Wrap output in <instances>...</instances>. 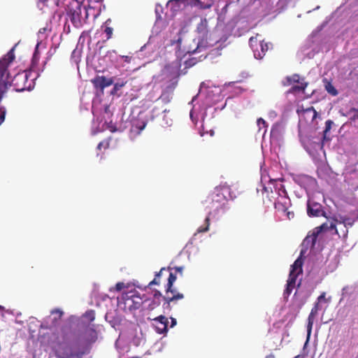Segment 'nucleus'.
<instances>
[{
  "label": "nucleus",
  "mask_w": 358,
  "mask_h": 358,
  "mask_svg": "<svg viewBox=\"0 0 358 358\" xmlns=\"http://www.w3.org/2000/svg\"><path fill=\"white\" fill-rule=\"evenodd\" d=\"M228 198L234 199L235 196L231 194V188L228 185H222L216 187L211 193L210 197L206 201L208 204L207 208L210 209L208 216L205 219L203 226L198 228V233L206 232L209 230L210 227V215L214 212H219L220 210H224Z\"/></svg>",
  "instance_id": "f257e3e1"
},
{
  "label": "nucleus",
  "mask_w": 358,
  "mask_h": 358,
  "mask_svg": "<svg viewBox=\"0 0 358 358\" xmlns=\"http://www.w3.org/2000/svg\"><path fill=\"white\" fill-rule=\"evenodd\" d=\"M173 268L170 266L165 268L163 267L159 272H157L155 275V278L150 281L148 284V287H151L152 285H160V278L163 275L164 272H169V277L167 283L165 287V295L163 297V305L162 307L164 310H171V303H175L176 301L182 299L184 295L182 293L178 292L173 288V283L177 279L176 273L172 272Z\"/></svg>",
  "instance_id": "f03ea898"
},
{
  "label": "nucleus",
  "mask_w": 358,
  "mask_h": 358,
  "mask_svg": "<svg viewBox=\"0 0 358 358\" xmlns=\"http://www.w3.org/2000/svg\"><path fill=\"white\" fill-rule=\"evenodd\" d=\"M48 345L57 358H73L76 353L69 345L59 339L57 333H53L50 337Z\"/></svg>",
  "instance_id": "7ed1b4c3"
},
{
  "label": "nucleus",
  "mask_w": 358,
  "mask_h": 358,
  "mask_svg": "<svg viewBox=\"0 0 358 358\" xmlns=\"http://www.w3.org/2000/svg\"><path fill=\"white\" fill-rule=\"evenodd\" d=\"M336 224L337 223L336 220H334V221L324 222L320 226L315 227L313 230L312 233L306 237L304 243L307 245H310L311 248H313L316 243L318 235L322 232L327 231L329 230L334 229L335 231V234L339 235L336 229Z\"/></svg>",
  "instance_id": "20e7f679"
},
{
  "label": "nucleus",
  "mask_w": 358,
  "mask_h": 358,
  "mask_svg": "<svg viewBox=\"0 0 358 358\" xmlns=\"http://www.w3.org/2000/svg\"><path fill=\"white\" fill-rule=\"evenodd\" d=\"M81 3L77 0H69L66 4V11L68 19L75 27H80L83 25L81 20Z\"/></svg>",
  "instance_id": "39448f33"
},
{
  "label": "nucleus",
  "mask_w": 358,
  "mask_h": 358,
  "mask_svg": "<svg viewBox=\"0 0 358 358\" xmlns=\"http://www.w3.org/2000/svg\"><path fill=\"white\" fill-rule=\"evenodd\" d=\"M30 73L22 71L17 73L11 81V85L17 92L31 90L34 86L33 79L29 80Z\"/></svg>",
  "instance_id": "423d86ee"
},
{
  "label": "nucleus",
  "mask_w": 358,
  "mask_h": 358,
  "mask_svg": "<svg viewBox=\"0 0 358 358\" xmlns=\"http://www.w3.org/2000/svg\"><path fill=\"white\" fill-rule=\"evenodd\" d=\"M122 300L124 302V308L130 311L138 309L144 302L143 299L135 289L122 293Z\"/></svg>",
  "instance_id": "0eeeda50"
},
{
  "label": "nucleus",
  "mask_w": 358,
  "mask_h": 358,
  "mask_svg": "<svg viewBox=\"0 0 358 358\" xmlns=\"http://www.w3.org/2000/svg\"><path fill=\"white\" fill-rule=\"evenodd\" d=\"M249 42L255 57L259 59H262L266 52L272 48L271 43H266L264 41H258L257 37H251Z\"/></svg>",
  "instance_id": "6e6552de"
},
{
  "label": "nucleus",
  "mask_w": 358,
  "mask_h": 358,
  "mask_svg": "<svg viewBox=\"0 0 358 358\" xmlns=\"http://www.w3.org/2000/svg\"><path fill=\"white\" fill-rule=\"evenodd\" d=\"M307 214L309 217H325L326 213L322 206L315 201L313 199H309L307 203Z\"/></svg>",
  "instance_id": "1a4fd4ad"
},
{
  "label": "nucleus",
  "mask_w": 358,
  "mask_h": 358,
  "mask_svg": "<svg viewBox=\"0 0 358 358\" xmlns=\"http://www.w3.org/2000/svg\"><path fill=\"white\" fill-rule=\"evenodd\" d=\"M91 83L96 90H99L101 92H103L104 89L112 85L114 80L113 78H107L103 76H96L91 80Z\"/></svg>",
  "instance_id": "9d476101"
},
{
  "label": "nucleus",
  "mask_w": 358,
  "mask_h": 358,
  "mask_svg": "<svg viewBox=\"0 0 358 358\" xmlns=\"http://www.w3.org/2000/svg\"><path fill=\"white\" fill-rule=\"evenodd\" d=\"M302 266L303 259L301 257L297 258L291 266L288 281L296 284L297 277L302 273Z\"/></svg>",
  "instance_id": "9b49d317"
},
{
  "label": "nucleus",
  "mask_w": 358,
  "mask_h": 358,
  "mask_svg": "<svg viewBox=\"0 0 358 358\" xmlns=\"http://www.w3.org/2000/svg\"><path fill=\"white\" fill-rule=\"evenodd\" d=\"M152 326L155 331L159 334L166 333L168 330V319L164 315H159L153 319Z\"/></svg>",
  "instance_id": "f8f14e48"
},
{
  "label": "nucleus",
  "mask_w": 358,
  "mask_h": 358,
  "mask_svg": "<svg viewBox=\"0 0 358 358\" xmlns=\"http://www.w3.org/2000/svg\"><path fill=\"white\" fill-rule=\"evenodd\" d=\"M299 115L306 122H313L317 116V113L313 106L297 110Z\"/></svg>",
  "instance_id": "ddd939ff"
},
{
  "label": "nucleus",
  "mask_w": 358,
  "mask_h": 358,
  "mask_svg": "<svg viewBox=\"0 0 358 358\" xmlns=\"http://www.w3.org/2000/svg\"><path fill=\"white\" fill-rule=\"evenodd\" d=\"M274 205L278 212L285 213L291 206V202L287 196H279Z\"/></svg>",
  "instance_id": "4468645a"
},
{
  "label": "nucleus",
  "mask_w": 358,
  "mask_h": 358,
  "mask_svg": "<svg viewBox=\"0 0 358 358\" xmlns=\"http://www.w3.org/2000/svg\"><path fill=\"white\" fill-rule=\"evenodd\" d=\"M320 309H321V307L320 306V302L317 301L314 304V306L313 307V308L311 309V311L308 317V324H307L308 336H310V334H311L315 317L317 315L318 311Z\"/></svg>",
  "instance_id": "2eb2a0df"
},
{
  "label": "nucleus",
  "mask_w": 358,
  "mask_h": 358,
  "mask_svg": "<svg viewBox=\"0 0 358 358\" xmlns=\"http://www.w3.org/2000/svg\"><path fill=\"white\" fill-rule=\"evenodd\" d=\"M196 31L203 38H207L208 34V22L206 18L201 20L197 25Z\"/></svg>",
  "instance_id": "dca6fc26"
},
{
  "label": "nucleus",
  "mask_w": 358,
  "mask_h": 358,
  "mask_svg": "<svg viewBox=\"0 0 358 358\" xmlns=\"http://www.w3.org/2000/svg\"><path fill=\"white\" fill-rule=\"evenodd\" d=\"M342 115L348 117L351 123H355L358 120V108L350 107L348 109H346L345 112L342 113Z\"/></svg>",
  "instance_id": "f3484780"
},
{
  "label": "nucleus",
  "mask_w": 358,
  "mask_h": 358,
  "mask_svg": "<svg viewBox=\"0 0 358 358\" xmlns=\"http://www.w3.org/2000/svg\"><path fill=\"white\" fill-rule=\"evenodd\" d=\"M308 86V83L302 79L301 82L298 85L292 86L289 90L288 93L289 94H295L296 92H304L306 88Z\"/></svg>",
  "instance_id": "a211bd4d"
},
{
  "label": "nucleus",
  "mask_w": 358,
  "mask_h": 358,
  "mask_svg": "<svg viewBox=\"0 0 358 358\" xmlns=\"http://www.w3.org/2000/svg\"><path fill=\"white\" fill-rule=\"evenodd\" d=\"M168 5L170 6L173 13H176L180 10L185 8L183 7V3L178 0H169Z\"/></svg>",
  "instance_id": "6ab92c4d"
},
{
  "label": "nucleus",
  "mask_w": 358,
  "mask_h": 358,
  "mask_svg": "<svg viewBox=\"0 0 358 358\" xmlns=\"http://www.w3.org/2000/svg\"><path fill=\"white\" fill-rule=\"evenodd\" d=\"M300 80H301L300 76L299 74L295 73V74H293L292 76H287L285 78V81H283V85L288 86V85H291L293 83H299V84L301 82Z\"/></svg>",
  "instance_id": "aec40b11"
},
{
  "label": "nucleus",
  "mask_w": 358,
  "mask_h": 358,
  "mask_svg": "<svg viewBox=\"0 0 358 358\" xmlns=\"http://www.w3.org/2000/svg\"><path fill=\"white\" fill-rule=\"evenodd\" d=\"M336 222L337 224H342L345 226V227H352L355 220H352L347 216H340L339 219H336Z\"/></svg>",
  "instance_id": "412c9836"
},
{
  "label": "nucleus",
  "mask_w": 358,
  "mask_h": 358,
  "mask_svg": "<svg viewBox=\"0 0 358 358\" xmlns=\"http://www.w3.org/2000/svg\"><path fill=\"white\" fill-rule=\"evenodd\" d=\"M213 5V0H198L196 8L200 10H206L210 8Z\"/></svg>",
  "instance_id": "4be33fe9"
},
{
  "label": "nucleus",
  "mask_w": 358,
  "mask_h": 358,
  "mask_svg": "<svg viewBox=\"0 0 358 358\" xmlns=\"http://www.w3.org/2000/svg\"><path fill=\"white\" fill-rule=\"evenodd\" d=\"M111 23V19H108L105 22V29H104V33L106 34V39H110L113 36V29L108 25Z\"/></svg>",
  "instance_id": "5701e85b"
},
{
  "label": "nucleus",
  "mask_w": 358,
  "mask_h": 358,
  "mask_svg": "<svg viewBox=\"0 0 358 358\" xmlns=\"http://www.w3.org/2000/svg\"><path fill=\"white\" fill-rule=\"evenodd\" d=\"M160 304H161L160 300L153 298L152 300L148 305L147 310H148L149 311H152V310H155V308H158L160 306Z\"/></svg>",
  "instance_id": "b1692460"
},
{
  "label": "nucleus",
  "mask_w": 358,
  "mask_h": 358,
  "mask_svg": "<svg viewBox=\"0 0 358 358\" xmlns=\"http://www.w3.org/2000/svg\"><path fill=\"white\" fill-rule=\"evenodd\" d=\"M296 284L294 282H291L289 281H287L286 288L284 291V295L286 296H289L292 293L293 289L295 287Z\"/></svg>",
  "instance_id": "393cba45"
},
{
  "label": "nucleus",
  "mask_w": 358,
  "mask_h": 358,
  "mask_svg": "<svg viewBox=\"0 0 358 358\" xmlns=\"http://www.w3.org/2000/svg\"><path fill=\"white\" fill-rule=\"evenodd\" d=\"M127 81L117 82L114 84L113 88L111 91L112 94H115L122 87L125 86Z\"/></svg>",
  "instance_id": "a878e982"
},
{
  "label": "nucleus",
  "mask_w": 358,
  "mask_h": 358,
  "mask_svg": "<svg viewBox=\"0 0 358 358\" xmlns=\"http://www.w3.org/2000/svg\"><path fill=\"white\" fill-rule=\"evenodd\" d=\"M334 122L331 120H328L325 122V129L323 131V141H325L327 139V134L331 130L332 125L334 124Z\"/></svg>",
  "instance_id": "bb28decb"
},
{
  "label": "nucleus",
  "mask_w": 358,
  "mask_h": 358,
  "mask_svg": "<svg viewBox=\"0 0 358 358\" xmlns=\"http://www.w3.org/2000/svg\"><path fill=\"white\" fill-rule=\"evenodd\" d=\"M325 89L330 94L333 96L338 94V91L329 82H327V84L325 85Z\"/></svg>",
  "instance_id": "cd10ccee"
},
{
  "label": "nucleus",
  "mask_w": 358,
  "mask_h": 358,
  "mask_svg": "<svg viewBox=\"0 0 358 358\" xmlns=\"http://www.w3.org/2000/svg\"><path fill=\"white\" fill-rule=\"evenodd\" d=\"M84 317L90 322H92L95 319V312L93 310H87L85 315Z\"/></svg>",
  "instance_id": "c85d7f7f"
},
{
  "label": "nucleus",
  "mask_w": 358,
  "mask_h": 358,
  "mask_svg": "<svg viewBox=\"0 0 358 358\" xmlns=\"http://www.w3.org/2000/svg\"><path fill=\"white\" fill-rule=\"evenodd\" d=\"M109 146H110L109 140H103L98 144L97 149L99 150H101L102 148H103L104 150H106L109 148Z\"/></svg>",
  "instance_id": "c756f323"
},
{
  "label": "nucleus",
  "mask_w": 358,
  "mask_h": 358,
  "mask_svg": "<svg viewBox=\"0 0 358 358\" xmlns=\"http://www.w3.org/2000/svg\"><path fill=\"white\" fill-rule=\"evenodd\" d=\"M124 287H125V285H124V282H117V283L115 285V287L110 288V291L111 292V291H113V290H115V291H117V292H120V291H121L123 288H124Z\"/></svg>",
  "instance_id": "7c9ffc66"
},
{
  "label": "nucleus",
  "mask_w": 358,
  "mask_h": 358,
  "mask_svg": "<svg viewBox=\"0 0 358 358\" xmlns=\"http://www.w3.org/2000/svg\"><path fill=\"white\" fill-rule=\"evenodd\" d=\"M159 99H161L164 103H168L170 101L169 94L166 92H163L160 96Z\"/></svg>",
  "instance_id": "2f4dec72"
},
{
  "label": "nucleus",
  "mask_w": 358,
  "mask_h": 358,
  "mask_svg": "<svg viewBox=\"0 0 358 358\" xmlns=\"http://www.w3.org/2000/svg\"><path fill=\"white\" fill-rule=\"evenodd\" d=\"M164 296H162V293L159 290L155 289L153 291V298L154 299H158V300L161 301L162 299L163 300V297Z\"/></svg>",
  "instance_id": "473e14b6"
},
{
  "label": "nucleus",
  "mask_w": 358,
  "mask_h": 358,
  "mask_svg": "<svg viewBox=\"0 0 358 358\" xmlns=\"http://www.w3.org/2000/svg\"><path fill=\"white\" fill-rule=\"evenodd\" d=\"M172 268L176 271L175 273H179L180 274V275H182V271H183V267L182 266H176V267H173Z\"/></svg>",
  "instance_id": "72a5a7b5"
},
{
  "label": "nucleus",
  "mask_w": 358,
  "mask_h": 358,
  "mask_svg": "<svg viewBox=\"0 0 358 358\" xmlns=\"http://www.w3.org/2000/svg\"><path fill=\"white\" fill-rule=\"evenodd\" d=\"M51 313H52V314H55V313L57 314V315H58V316H59V318H61V317H62V315H63V312H62L61 310H59V309H55V310H52L51 311Z\"/></svg>",
  "instance_id": "f704fd0d"
},
{
  "label": "nucleus",
  "mask_w": 358,
  "mask_h": 358,
  "mask_svg": "<svg viewBox=\"0 0 358 358\" xmlns=\"http://www.w3.org/2000/svg\"><path fill=\"white\" fill-rule=\"evenodd\" d=\"M325 296H326V293L325 292H322L317 299V301L318 302H321L322 301H326V299H325Z\"/></svg>",
  "instance_id": "c9c22d12"
},
{
  "label": "nucleus",
  "mask_w": 358,
  "mask_h": 358,
  "mask_svg": "<svg viewBox=\"0 0 358 358\" xmlns=\"http://www.w3.org/2000/svg\"><path fill=\"white\" fill-rule=\"evenodd\" d=\"M257 124L261 127V125H263L264 127H266V121L262 119V117L259 118L257 120Z\"/></svg>",
  "instance_id": "e433bc0d"
},
{
  "label": "nucleus",
  "mask_w": 358,
  "mask_h": 358,
  "mask_svg": "<svg viewBox=\"0 0 358 358\" xmlns=\"http://www.w3.org/2000/svg\"><path fill=\"white\" fill-rule=\"evenodd\" d=\"M285 213L286 214V216H287V219H289V220H291L292 218L294 217V214L292 211H289L287 210V212H285Z\"/></svg>",
  "instance_id": "4c0bfd02"
},
{
  "label": "nucleus",
  "mask_w": 358,
  "mask_h": 358,
  "mask_svg": "<svg viewBox=\"0 0 358 358\" xmlns=\"http://www.w3.org/2000/svg\"><path fill=\"white\" fill-rule=\"evenodd\" d=\"M49 1H52L54 4H57L58 0H40V2H42L47 6L48 5Z\"/></svg>",
  "instance_id": "58836bf2"
},
{
  "label": "nucleus",
  "mask_w": 358,
  "mask_h": 358,
  "mask_svg": "<svg viewBox=\"0 0 358 358\" xmlns=\"http://www.w3.org/2000/svg\"><path fill=\"white\" fill-rule=\"evenodd\" d=\"M125 62L129 63L131 62V57L129 56H122Z\"/></svg>",
  "instance_id": "ea45409f"
},
{
  "label": "nucleus",
  "mask_w": 358,
  "mask_h": 358,
  "mask_svg": "<svg viewBox=\"0 0 358 358\" xmlns=\"http://www.w3.org/2000/svg\"><path fill=\"white\" fill-rule=\"evenodd\" d=\"M176 324V320L175 318H171V327H173Z\"/></svg>",
  "instance_id": "a19ab883"
},
{
  "label": "nucleus",
  "mask_w": 358,
  "mask_h": 358,
  "mask_svg": "<svg viewBox=\"0 0 358 358\" xmlns=\"http://www.w3.org/2000/svg\"><path fill=\"white\" fill-rule=\"evenodd\" d=\"M348 229H346V230H345V233H344L343 236H346V235H347V234H348Z\"/></svg>",
  "instance_id": "79ce46f5"
},
{
  "label": "nucleus",
  "mask_w": 358,
  "mask_h": 358,
  "mask_svg": "<svg viewBox=\"0 0 358 358\" xmlns=\"http://www.w3.org/2000/svg\"><path fill=\"white\" fill-rule=\"evenodd\" d=\"M266 358H274V355H269Z\"/></svg>",
  "instance_id": "37998d69"
},
{
  "label": "nucleus",
  "mask_w": 358,
  "mask_h": 358,
  "mask_svg": "<svg viewBox=\"0 0 358 358\" xmlns=\"http://www.w3.org/2000/svg\"><path fill=\"white\" fill-rule=\"evenodd\" d=\"M300 357L301 356L299 355L295 356L294 358H300Z\"/></svg>",
  "instance_id": "c03bdc74"
},
{
  "label": "nucleus",
  "mask_w": 358,
  "mask_h": 358,
  "mask_svg": "<svg viewBox=\"0 0 358 358\" xmlns=\"http://www.w3.org/2000/svg\"><path fill=\"white\" fill-rule=\"evenodd\" d=\"M91 331H92V333L93 334H96V332H95V331H94V330H92Z\"/></svg>",
  "instance_id": "a18cd8bd"
},
{
  "label": "nucleus",
  "mask_w": 358,
  "mask_h": 358,
  "mask_svg": "<svg viewBox=\"0 0 358 358\" xmlns=\"http://www.w3.org/2000/svg\"><path fill=\"white\" fill-rule=\"evenodd\" d=\"M2 308H3V307L0 306V309H2Z\"/></svg>",
  "instance_id": "49530a36"
},
{
  "label": "nucleus",
  "mask_w": 358,
  "mask_h": 358,
  "mask_svg": "<svg viewBox=\"0 0 358 358\" xmlns=\"http://www.w3.org/2000/svg\"><path fill=\"white\" fill-rule=\"evenodd\" d=\"M257 36H259V34H257ZM257 38V36H256Z\"/></svg>",
  "instance_id": "de8ad7c7"
},
{
  "label": "nucleus",
  "mask_w": 358,
  "mask_h": 358,
  "mask_svg": "<svg viewBox=\"0 0 358 358\" xmlns=\"http://www.w3.org/2000/svg\"><path fill=\"white\" fill-rule=\"evenodd\" d=\"M357 219H358V217H357Z\"/></svg>",
  "instance_id": "09e8293b"
}]
</instances>
